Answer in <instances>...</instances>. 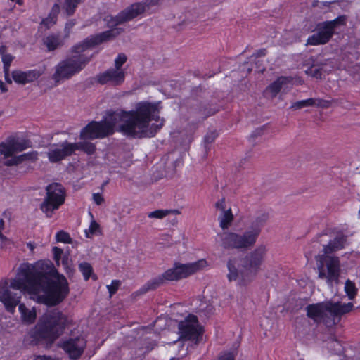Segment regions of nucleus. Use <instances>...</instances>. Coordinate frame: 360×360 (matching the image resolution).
<instances>
[{
  "label": "nucleus",
  "mask_w": 360,
  "mask_h": 360,
  "mask_svg": "<svg viewBox=\"0 0 360 360\" xmlns=\"http://www.w3.org/2000/svg\"><path fill=\"white\" fill-rule=\"evenodd\" d=\"M22 292L32 295L37 302L56 305L68 295L69 287L66 278L48 264L41 262L33 264L22 263L10 285L7 279L0 281V302L8 312H15L20 302Z\"/></svg>",
  "instance_id": "nucleus-1"
},
{
  "label": "nucleus",
  "mask_w": 360,
  "mask_h": 360,
  "mask_svg": "<svg viewBox=\"0 0 360 360\" xmlns=\"http://www.w3.org/2000/svg\"><path fill=\"white\" fill-rule=\"evenodd\" d=\"M160 102L140 101L134 110L108 111L101 122L89 123L80 132L82 139L103 138L115 129L133 138H151L162 129L165 119L160 117Z\"/></svg>",
  "instance_id": "nucleus-2"
},
{
  "label": "nucleus",
  "mask_w": 360,
  "mask_h": 360,
  "mask_svg": "<svg viewBox=\"0 0 360 360\" xmlns=\"http://www.w3.org/2000/svg\"><path fill=\"white\" fill-rule=\"evenodd\" d=\"M120 32V29H111L90 36L82 42L74 45L70 50L72 55L67 56L55 66L52 79L58 84L79 74L93 58V55L89 56L84 53L89 49L113 39Z\"/></svg>",
  "instance_id": "nucleus-3"
},
{
  "label": "nucleus",
  "mask_w": 360,
  "mask_h": 360,
  "mask_svg": "<svg viewBox=\"0 0 360 360\" xmlns=\"http://www.w3.org/2000/svg\"><path fill=\"white\" fill-rule=\"evenodd\" d=\"M68 323L67 317L58 309L45 312L30 331V336L35 341L46 340L53 342L63 332Z\"/></svg>",
  "instance_id": "nucleus-4"
},
{
  "label": "nucleus",
  "mask_w": 360,
  "mask_h": 360,
  "mask_svg": "<svg viewBox=\"0 0 360 360\" xmlns=\"http://www.w3.org/2000/svg\"><path fill=\"white\" fill-rule=\"evenodd\" d=\"M352 302L342 304L330 301L311 304L306 307L307 315L316 323H323L327 326L335 325L342 315L353 309Z\"/></svg>",
  "instance_id": "nucleus-5"
},
{
  "label": "nucleus",
  "mask_w": 360,
  "mask_h": 360,
  "mask_svg": "<svg viewBox=\"0 0 360 360\" xmlns=\"http://www.w3.org/2000/svg\"><path fill=\"white\" fill-rule=\"evenodd\" d=\"M267 248L264 245H259L240 262L236 259L228 262V278L229 281H236L240 274H256L264 261Z\"/></svg>",
  "instance_id": "nucleus-6"
},
{
  "label": "nucleus",
  "mask_w": 360,
  "mask_h": 360,
  "mask_svg": "<svg viewBox=\"0 0 360 360\" xmlns=\"http://www.w3.org/2000/svg\"><path fill=\"white\" fill-rule=\"evenodd\" d=\"M46 196L40 205V210L49 218L52 217L53 212L64 204L65 190L58 183H52L46 188Z\"/></svg>",
  "instance_id": "nucleus-7"
},
{
  "label": "nucleus",
  "mask_w": 360,
  "mask_h": 360,
  "mask_svg": "<svg viewBox=\"0 0 360 360\" xmlns=\"http://www.w3.org/2000/svg\"><path fill=\"white\" fill-rule=\"evenodd\" d=\"M221 245L224 248L245 250L255 245L258 238V231H251L249 229L243 233L224 232L220 234Z\"/></svg>",
  "instance_id": "nucleus-8"
},
{
  "label": "nucleus",
  "mask_w": 360,
  "mask_h": 360,
  "mask_svg": "<svg viewBox=\"0 0 360 360\" xmlns=\"http://www.w3.org/2000/svg\"><path fill=\"white\" fill-rule=\"evenodd\" d=\"M160 1V0H144L143 2L131 5L115 17L107 16L105 20L108 27H113L119 24L134 19L149 9L151 6L158 4Z\"/></svg>",
  "instance_id": "nucleus-9"
},
{
  "label": "nucleus",
  "mask_w": 360,
  "mask_h": 360,
  "mask_svg": "<svg viewBox=\"0 0 360 360\" xmlns=\"http://www.w3.org/2000/svg\"><path fill=\"white\" fill-rule=\"evenodd\" d=\"M207 266V262L204 259L188 264L176 263L172 268L167 269L162 274L165 281H177L199 272Z\"/></svg>",
  "instance_id": "nucleus-10"
},
{
  "label": "nucleus",
  "mask_w": 360,
  "mask_h": 360,
  "mask_svg": "<svg viewBox=\"0 0 360 360\" xmlns=\"http://www.w3.org/2000/svg\"><path fill=\"white\" fill-rule=\"evenodd\" d=\"M345 23V16H339L333 20L319 23L316 26L317 32L309 37L307 44L316 46L326 44L333 35L335 28Z\"/></svg>",
  "instance_id": "nucleus-11"
},
{
  "label": "nucleus",
  "mask_w": 360,
  "mask_h": 360,
  "mask_svg": "<svg viewBox=\"0 0 360 360\" xmlns=\"http://www.w3.org/2000/svg\"><path fill=\"white\" fill-rule=\"evenodd\" d=\"M179 339L191 340L195 344L202 339V328L195 315L189 314L184 321L179 323Z\"/></svg>",
  "instance_id": "nucleus-12"
},
{
  "label": "nucleus",
  "mask_w": 360,
  "mask_h": 360,
  "mask_svg": "<svg viewBox=\"0 0 360 360\" xmlns=\"http://www.w3.org/2000/svg\"><path fill=\"white\" fill-rule=\"evenodd\" d=\"M324 262L318 266L319 278L326 279L328 285L338 282L340 276V260L338 257L327 256L325 257Z\"/></svg>",
  "instance_id": "nucleus-13"
},
{
  "label": "nucleus",
  "mask_w": 360,
  "mask_h": 360,
  "mask_svg": "<svg viewBox=\"0 0 360 360\" xmlns=\"http://www.w3.org/2000/svg\"><path fill=\"white\" fill-rule=\"evenodd\" d=\"M28 148L27 141L16 137H8L0 143V155L4 160L15 157V154Z\"/></svg>",
  "instance_id": "nucleus-14"
},
{
  "label": "nucleus",
  "mask_w": 360,
  "mask_h": 360,
  "mask_svg": "<svg viewBox=\"0 0 360 360\" xmlns=\"http://www.w3.org/2000/svg\"><path fill=\"white\" fill-rule=\"evenodd\" d=\"M73 147L72 143L68 141L51 145L46 152L49 162L56 163L72 155L73 154Z\"/></svg>",
  "instance_id": "nucleus-15"
},
{
  "label": "nucleus",
  "mask_w": 360,
  "mask_h": 360,
  "mask_svg": "<svg viewBox=\"0 0 360 360\" xmlns=\"http://www.w3.org/2000/svg\"><path fill=\"white\" fill-rule=\"evenodd\" d=\"M125 75V69L111 68L98 74L96 76V80L101 84H110L113 86H118L124 83Z\"/></svg>",
  "instance_id": "nucleus-16"
},
{
  "label": "nucleus",
  "mask_w": 360,
  "mask_h": 360,
  "mask_svg": "<svg viewBox=\"0 0 360 360\" xmlns=\"http://www.w3.org/2000/svg\"><path fill=\"white\" fill-rule=\"evenodd\" d=\"M86 346V340L83 337L69 338L62 343L61 347L72 359H77L82 354Z\"/></svg>",
  "instance_id": "nucleus-17"
},
{
  "label": "nucleus",
  "mask_w": 360,
  "mask_h": 360,
  "mask_svg": "<svg viewBox=\"0 0 360 360\" xmlns=\"http://www.w3.org/2000/svg\"><path fill=\"white\" fill-rule=\"evenodd\" d=\"M42 73V71L37 69L27 71L16 70L12 72V78L17 84H25L35 81Z\"/></svg>",
  "instance_id": "nucleus-18"
},
{
  "label": "nucleus",
  "mask_w": 360,
  "mask_h": 360,
  "mask_svg": "<svg viewBox=\"0 0 360 360\" xmlns=\"http://www.w3.org/2000/svg\"><path fill=\"white\" fill-rule=\"evenodd\" d=\"M38 158V153L37 151H31L27 153H24L20 155L12 157L9 160L4 162V165L6 166H15L25 160L35 161Z\"/></svg>",
  "instance_id": "nucleus-19"
},
{
  "label": "nucleus",
  "mask_w": 360,
  "mask_h": 360,
  "mask_svg": "<svg viewBox=\"0 0 360 360\" xmlns=\"http://www.w3.org/2000/svg\"><path fill=\"white\" fill-rule=\"evenodd\" d=\"M18 310L21 314L22 321L24 323L31 324L34 322L37 317V312L34 307L28 309L24 304H19Z\"/></svg>",
  "instance_id": "nucleus-20"
},
{
  "label": "nucleus",
  "mask_w": 360,
  "mask_h": 360,
  "mask_svg": "<svg viewBox=\"0 0 360 360\" xmlns=\"http://www.w3.org/2000/svg\"><path fill=\"white\" fill-rule=\"evenodd\" d=\"M165 282V278L162 277V274H161L148 281L139 289V292L141 294L146 293L150 290H155Z\"/></svg>",
  "instance_id": "nucleus-21"
},
{
  "label": "nucleus",
  "mask_w": 360,
  "mask_h": 360,
  "mask_svg": "<svg viewBox=\"0 0 360 360\" xmlns=\"http://www.w3.org/2000/svg\"><path fill=\"white\" fill-rule=\"evenodd\" d=\"M345 243V238L344 236L335 237L331 240L327 245L323 247L324 253L329 254L343 248Z\"/></svg>",
  "instance_id": "nucleus-22"
},
{
  "label": "nucleus",
  "mask_w": 360,
  "mask_h": 360,
  "mask_svg": "<svg viewBox=\"0 0 360 360\" xmlns=\"http://www.w3.org/2000/svg\"><path fill=\"white\" fill-rule=\"evenodd\" d=\"M291 80V77H280L271 84L266 90L271 93L272 97H275L281 91L283 85L290 83Z\"/></svg>",
  "instance_id": "nucleus-23"
},
{
  "label": "nucleus",
  "mask_w": 360,
  "mask_h": 360,
  "mask_svg": "<svg viewBox=\"0 0 360 360\" xmlns=\"http://www.w3.org/2000/svg\"><path fill=\"white\" fill-rule=\"evenodd\" d=\"M269 219V215L266 212H262L258 214L252 220L251 226L249 227V229L251 231H258V236L259 235L262 228L266 222Z\"/></svg>",
  "instance_id": "nucleus-24"
},
{
  "label": "nucleus",
  "mask_w": 360,
  "mask_h": 360,
  "mask_svg": "<svg viewBox=\"0 0 360 360\" xmlns=\"http://www.w3.org/2000/svg\"><path fill=\"white\" fill-rule=\"evenodd\" d=\"M44 44L49 51H54L63 44V41L57 34H50L44 39Z\"/></svg>",
  "instance_id": "nucleus-25"
},
{
  "label": "nucleus",
  "mask_w": 360,
  "mask_h": 360,
  "mask_svg": "<svg viewBox=\"0 0 360 360\" xmlns=\"http://www.w3.org/2000/svg\"><path fill=\"white\" fill-rule=\"evenodd\" d=\"M218 220L219 221V226L222 229H228L233 220V214L231 209L229 208L227 210L221 212Z\"/></svg>",
  "instance_id": "nucleus-26"
},
{
  "label": "nucleus",
  "mask_w": 360,
  "mask_h": 360,
  "mask_svg": "<svg viewBox=\"0 0 360 360\" xmlns=\"http://www.w3.org/2000/svg\"><path fill=\"white\" fill-rule=\"evenodd\" d=\"M73 147V153L76 150H82L86 153L89 155L94 154L96 150L95 146L89 142H78V143H72Z\"/></svg>",
  "instance_id": "nucleus-27"
},
{
  "label": "nucleus",
  "mask_w": 360,
  "mask_h": 360,
  "mask_svg": "<svg viewBox=\"0 0 360 360\" xmlns=\"http://www.w3.org/2000/svg\"><path fill=\"white\" fill-rule=\"evenodd\" d=\"M89 214L91 218V221L89 229H86L84 232L86 237L90 238L94 235L100 234L101 229L100 225L94 220L93 214L91 212H89Z\"/></svg>",
  "instance_id": "nucleus-28"
},
{
  "label": "nucleus",
  "mask_w": 360,
  "mask_h": 360,
  "mask_svg": "<svg viewBox=\"0 0 360 360\" xmlns=\"http://www.w3.org/2000/svg\"><path fill=\"white\" fill-rule=\"evenodd\" d=\"M82 0H65L63 7L68 15H72Z\"/></svg>",
  "instance_id": "nucleus-29"
},
{
  "label": "nucleus",
  "mask_w": 360,
  "mask_h": 360,
  "mask_svg": "<svg viewBox=\"0 0 360 360\" xmlns=\"http://www.w3.org/2000/svg\"><path fill=\"white\" fill-rule=\"evenodd\" d=\"M357 288L355 283L350 280H347L345 284V291L349 300H353L357 294Z\"/></svg>",
  "instance_id": "nucleus-30"
},
{
  "label": "nucleus",
  "mask_w": 360,
  "mask_h": 360,
  "mask_svg": "<svg viewBox=\"0 0 360 360\" xmlns=\"http://www.w3.org/2000/svg\"><path fill=\"white\" fill-rule=\"evenodd\" d=\"M314 98L302 100V101L293 103L292 104V105L290 106V108L293 109V110H298V109H301L304 107L314 106Z\"/></svg>",
  "instance_id": "nucleus-31"
},
{
  "label": "nucleus",
  "mask_w": 360,
  "mask_h": 360,
  "mask_svg": "<svg viewBox=\"0 0 360 360\" xmlns=\"http://www.w3.org/2000/svg\"><path fill=\"white\" fill-rule=\"evenodd\" d=\"M79 269L82 272L85 281L90 278L93 271L91 264L85 262L79 264Z\"/></svg>",
  "instance_id": "nucleus-32"
},
{
  "label": "nucleus",
  "mask_w": 360,
  "mask_h": 360,
  "mask_svg": "<svg viewBox=\"0 0 360 360\" xmlns=\"http://www.w3.org/2000/svg\"><path fill=\"white\" fill-rule=\"evenodd\" d=\"M174 210H157L148 213V217L149 218L162 219L170 213L174 212Z\"/></svg>",
  "instance_id": "nucleus-33"
},
{
  "label": "nucleus",
  "mask_w": 360,
  "mask_h": 360,
  "mask_svg": "<svg viewBox=\"0 0 360 360\" xmlns=\"http://www.w3.org/2000/svg\"><path fill=\"white\" fill-rule=\"evenodd\" d=\"M13 59H14V57L11 54H7V55L3 56V57H1V60L4 63V72L6 77H7V76L8 75L9 68H10V65H11L12 61L13 60Z\"/></svg>",
  "instance_id": "nucleus-34"
},
{
  "label": "nucleus",
  "mask_w": 360,
  "mask_h": 360,
  "mask_svg": "<svg viewBox=\"0 0 360 360\" xmlns=\"http://www.w3.org/2000/svg\"><path fill=\"white\" fill-rule=\"evenodd\" d=\"M56 239L58 242L64 243H72V238H70L69 233L64 231H58L56 234Z\"/></svg>",
  "instance_id": "nucleus-35"
},
{
  "label": "nucleus",
  "mask_w": 360,
  "mask_h": 360,
  "mask_svg": "<svg viewBox=\"0 0 360 360\" xmlns=\"http://www.w3.org/2000/svg\"><path fill=\"white\" fill-rule=\"evenodd\" d=\"M305 72L307 75L316 79H320L322 75L321 69L314 65H312L306 70Z\"/></svg>",
  "instance_id": "nucleus-36"
},
{
  "label": "nucleus",
  "mask_w": 360,
  "mask_h": 360,
  "mask_svg": "<svg viewBox=\"0 0 360 360\" xmlns=\"http://www.w3.org/2000/svg\"><path fill=\"white\" fill-rule=\"evenodd\" d=\"M127 59V56L124 53H119L118 56L115 59L114 68L122 69V67L126 63Z\"/></svg>",
  "instance_id": "nucleus-37"
},
{
  "label": "nucleus",
  "mask_w": 360,
  "mask_h": 360,
  "mask_svg": "<svg viewBox=\"0 0 360 360\" xmlns=\"http://www.w3.org/2000/svg\"><path fill=\"white\" fill-rule=\"evenodd\" d=\"M121 285V282L118 280H112L111 283L107 285V288L110 293V295L112 296L115 294L118 290L120 285Z\"/></svg>",
  "instance_id": "nucleus-38"
},
{
  "label": "nucleus",
  "mask_w": 360,
  "mask_h": 360,
  "mask_svg": "<svg viewBox=\"0 0 360 360\" xmlns=\"http://www.w3.org/2000/svg\"><path fill=\"white\" fill-rule=\"evenodd\" d=\"M314 105L316 107L322 108H328L331 105V101L323 100L321 98H314Z\"/></svg>",
  "instance_id": "nucleus-39"
},
{
  "label": "nucleus",
  "mask_w": 360,
  "mask_h": 360,
  "mask_svg": "<svg viewBox=\"0 0 360 360\" xmlns=\"http://www.w3.org/2000/svg\"><path fill=\"white\" fill-rule=\"evenodd\" d=\"M328 346L329 348H333L334 352L336 353L340 352L342 351V346L338 340L335 339H332L328 343Z\"/></svg>",
  "instance_id": "nucleus-40"
},
{
  "label": "nucleus",
  "mask_w": 360,
  "mask_h": 360,
  "mask_svg": "<svg viewBox=\"0 0 360 360\" xmlns=\"http://www.w3.org/2000/svg\"><path fill=\"white\" fill-rule=\"evenodd\" d=\"M217 136L216 131H212L208 132L204 137V141L207 144L212 143Z\"/></svg>",
  "instance_id": "nucleus-41"
},
{
  "label": "nucleus",
  "mask_w": 360,
  "mask_h": 360,
  "mask_svg": "<svg viewBox=\"0 0 360 360\" xmlns=\"http://www.w3.org/2000/svg\"><path fill=\"white\" fill-rule=\"evenodd\" d=\"M56 22V20L49 15L47 18L44 19L41 22V25H44L46 28H49L52 25H53Z\"/></svg>",
  "instance_id": "nucleus-42"
},
{
  "label": "nucleus",
  "mask_w": 360,
  "mask_h": 360,
  "mask_svg": "<svg viewBox=\"0 0 360 360\" xmlns=\"http://www.w3.org/2000/svg\"><path fill=\"white\" fill-rule=\"evenodd\" d=\"M219 360H235V354L233 352H224L219 355Z\"/></svg>",
  "instance_id": "nucleus-43"
},
{
  "label": "nucleus",
  "mask_w": 360,
  "mask_h": 360,
  "mask_svg": "<svg viewBox=\"0 0 360 360\" xmlns=\"http://www.w3.org/2000/svg\"><path fill=\"white\" fill-rule=\"evenodd\" d=\"M53 255H54V259H55L56 262L58 264L59 260L63 254V250L60 248L54 247L53 248Z\"/></svg>",
  "instance_id": "nucleus-44"
},
{
  "label": "nucleus",
  "mask_w": 360,
  "mask_h": 360,
  "mask_svg": "<svg viewBox=\"0 0 360 360\" xmlns=\"http://www.w3.org/2000/svg\"><path fill=\"white\" fill-rule=\"evenodd\" d=\"M59 12H60V5L58 3H56L53 6V7L51 10V12L49 13V15H51V17H53L56 20H57V16H58Z\"/></svg>",
  "instance_id": "nucleus-45"
},
{
  "label": "nucleus",
  "mask_w": 360,
  "mask_h": 360,
  "mask_svg": "<svg viewBox=\"0 0 360 360\" xmlns=\"http://www.w3.org/2000/svg\"><path fill=\"white\" fill-rule=\"evenodd\" d=\"M215 207L217 210H219V211H221V212H224L226 210H227L226 209V203H225V199L224 198H221V199H219L215 204Z\"/></svg>",
  "instance_id": "nucleus-46"
},
{
  "label": "nucleus",
  "mask_w": 360,
  "mask_h": 360,
  "mask_svg": "<svg viewBox=\"0 0 360 360\" xmlns=\"http://www.w3.org/2000/svg\"><path fill=\"white\" fill-rule=\"evenodd\" d=\"M92 198L94 202L98 205H101L104 202V198L103 195L99 193H94L92 195Z\"/></svg>",
  "instance_id": "nucleus-47"
},
{
  "label": "nucleus",
  "mask_w": 360,
  "mask_h": 360,
  "mask_svg": "<svg viewBox=\"0 0 360 360\" xmlns=\"http://www.w3.org/2000/svg\"><path fill=\"white\" fill-rule=\"evenodd\" d=\"M75 20H69L65 27V30L67 32V35H68L70 30L75 26Z\"/></svg>",
  "instance_id": "nucleus-48"
},
{
  "label": "nucleus",
  "mask_w": 360,
  "mask_h": 360,
  "mask_svg": "<svg viewBox=\"0 0 360 360\" xmlns=\"http://www.w3.org/2000/svg\"><path fill=\"white\" fill-rule=\"evenodd\" d=\"M266 54V50L265 49H262L258 50L256 53H255L252 56H255V58L264 56Z\"/></svg>",
  "instance_id": "nucleus-49"
},
{
  "label": "nucleus",
  "mask_w": 360,
  "mask_h": 360,
  "mask_svg": "<svg viewBox=\"0 0 360 360\" xmlns=\"http://www.w3.org/2000/svg\"><path fill=\"white\" fill-rule=\"evenodd\" d=\"M264 129L262 128L257 129L252 134V137H256L262 134Z\"/></svg>",
  "instance_id": "nucleus-50"
},
{
  "label": "nucleus",
  "mask_w": 360,
  "mask_h": 360,
  "mask_svg": "<svg viewBox=\"0 0 360 360\" xmlns=\"http://www.w3.org/2000/svg\"><path fill=\"white\" fill-rule=\"evenodd\" d=\"M8 53H6V46L5 45H2L0 46V55L1 56V57H3V56H6L7 55Z\"/></svg>",
  "instance_id": "nucleus-51"
},
{
  "label": "nucleus",
  "mask_w": 360,
  "mask_h": 360,
  "mask_svg": "<svg viewBox=\"0 0 360 360\" xmlns=\"http://www.w3.org/2000/svg\"><path fill=\"white\" fill-rule=\"evenodd\" d=\"M7 238L2 234V233H0V246H3Z\"/></svg>",
  "instance_id": "nucleus-52"
},
{
  "label": "nucleus",
  "mask_w": 360,
  "mask_h": 360,
  "mask_svg": "<svg viewBox=\"0 0 360 360\" xmlns=\"http://www.w3.org/2000/svg\"><path fill=\"white\" fill-rule=\"evenodd\" d=\"M4 229V221L3 219H0V233H2L3 229Z\"/></svg>",
  "instance_id": "nucleus-53"
},
{
  "label": "nucleus",
  "mask_w": 360,
  "mask_h": 360,
  "mask_svg": "<svg viewBox=\"0 0 360 360\" xmlns=\"http://www.w3.org/2000/svg\"><path fill=\"white\" fill-rule=\"evenodd\" d=\"M0 88L3 92L6 91V89L4 88V83L1 81H0Z\"/></svg>",
  "instance_id": "nucleus-54"
},
{
  "label": "nucleus",
  "mask_w": 360,
  "mask_h": 360,
  "mask_svg": "<svg viewBox=\"0 0 360 360\" xmlns=\"http://www.w3.org/2000/svg\"><path fill=\"white\" fill-rule=\"evenodd\" d=\"M27 247L30 248L31 251H32L34 248V245L31 243H27Z\"/></svg>",
  "instance_id": "nucleus-55"
},
{
  "label": "nucleus",
  "mask_w": 360,
  "mask_h": 360,
  "mask_svg": "<svg viewBox=\"0 0 360 360\" xmlns=\"http://www.w3.org/2000/svg\"><path fill=\"white\" fill-rule=\"evenodd\" d=\"M5 79H6L7 82H8V83H11L12 82L11 79L9 78V75L7 76V77H5Z\"/></svg>",
  "instance_id": "nucleus-56"
},
{
  "label": "nucleus",
  "mask_w": 360,
  "mask_h": 360,
  "mask_svg": "<svg viewBox=\"0 0 360 360\" xmlns=\"http://www.w3.org/2000/svg\"><path fill=\"white\" fill-rule=\"evenodd\" d=\"M214 113V112H212V113H209V114L205 115V117H207L208 116H210L211 115H213Z\"/></svg>",
  "instance_id": "nucleus-57"
},
{
  "label": "nucleus",
  "mask_w": 360,
  "mask_h": 360,
  "mask_svg": "<svg viewBox=\"0 0 360 360\" xmlns=\"http://www.w3.org/2000/svg\"><path fill=\"white\" fill-rule=\"evenodd\" d=\"M1 115V112H0V116Z\"/></svg>",
  "instance_id": "nucleus-58"
}]
</instances>
